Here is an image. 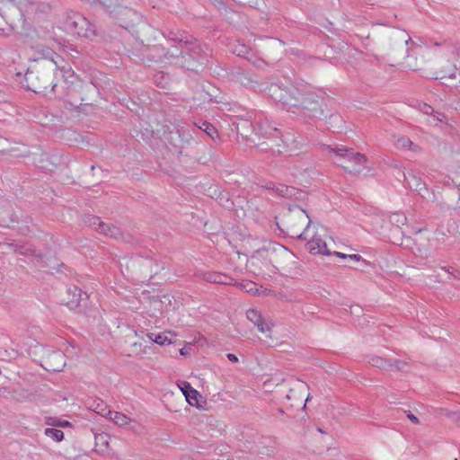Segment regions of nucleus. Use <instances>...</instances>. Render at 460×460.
I'll list each match as a JSON object with an SVG mask.
<instances>
[{"label": "nucleus", "instance_id": "obj_1", "mask_svg": "<svg viewBox=\"0 0 460 460\" xmlns=\"http://www.w3.org/2000/svg\"><path fill=\"white\" fill-rule=\"evenodd\" d=\"M264 94L282 108L304 119H321L324 116L323 99L325 93L315 92L306 84L282 85L270 84L264 89Z\"/></svg>", "mask_w": 460, "mask_h": 460}, {"label": "nucleus", "instance_id": "obj_2", "mask_svg": "<svg viewBox=\"0 0 460 460\" xmlns=\"http://www.w3.org/2000/svg\"><path fill=\"white\" fill-rule=\"evenodd\" d=\"M251 126L259 138L262 137L268 140L256 144L261 150L270 152L275 155L292 149L289 146V137L282 138L279 130L272 126L262 114L257 116Z\"/></svg>", "mask_w": 460, "mask_h": 460}, {"label": "nucleus", "instance_id": "obj_3", "mask_svg": "<svg viewBox=\"0 0 460 460\" xmlns=\"http://www.w3.org/2000/svg\"><path fill=\"white\" fill-rule=\"evenodd\" d=\"M323 153L332 158L338 166L343 167L351 172H360L365 167L367 158L360 153H355L343 146H323Z\"/></svg>", "mask_w": 460, "mask_h": 460}, {"label": "nucleus", "instance_id": "obj_4", "mask_svg": "<svg viewBox=\"0 0 460 460\" xmlns=\"http://www.w3.org/2000/svg\"><path fill=\"white\" fill-rule=\"evenodd\" d=\"M285 225L288 234L299 240H306L312 228V221L309 216L299 207L290 209L285 217Z\"/></svg>", "mask_w": 460, "mask_h": 460}, {"label": "nucleus", "instance_id": "obj_5", "mask_svg": "<svg viewBox=\"0 0 460 460\" xmlns=\"http://www.w3.org/2000/svg\"><path fill=\"white\" fill-rule=\"evenodd\" d=\"M63 29L70 34L89 40L96 36L94 25L88 19L78 13H68L63 22Z\"/></svg>", "mask_w": 460, "mask_h": 460}, {"label": "nucleus", "instance_id": "obj_6", "mask_svg": "<svg viewBox=\"0 0 460 460\" xmlns=\"http://www.w3.org/2000/svg\"><path fill=\"white\" fill-rule=\"evenodd\" d=\"M194 126L195 128H190L189 126L181 127L177 128L176 133L181 139L182 144L190 143V141L193 139V134H197L199 130L204 132L208 137H209L213 140H215L218 137L216 128L211 123L206 120L194 122Z\"/></svg>", "mask_w": 460, "mask_h": 460}, {"label": "nucleus", "instance_id": "obj_7", "mask_svg": "<svg viewBox=\"0 0 460 460\" xmlns=\"http://www.w3.org/2000/svg\"><path fill=\"white\" fill-rule=\"evenodd\" d=\"M45 356L41 366L48 371H61L66 366V356L61 351L51 350L49 347L37 346Z\"/></svg>", "mask_w": 460, "mask_h": 460}, {"label": "nucleus", "instance_id": "obj_8", "mask_svg": "<svg viewBox=\"0 0 460 460\" xmlns=\"http://www.w3.org/2000/svg\"><path fill=\"white\" fill-rule=\"evenodd\" d=\"M92 406H95L94 408L90 407L91 410L97 411L102 416L107 417L111 420L115 424L119 426L127 425L130 419L125 415L124 413L114 411L110 409H107V404H92Z\"/></svg>", "mask_w": 460, "mask_h": 460}, {"label": "nucleus", "instance_id": "obj_9", "mask_svg": "<svg viewBox=\"0 0 460 460\" xmlns=\"http://www.w3.org/2000/svg\"><path fill=\"white\" fill-rule=\"evenodd\" d=\"M306 248L312 254H331L330 251L327 248L325 241H323L320 234H318L317 233H314L313 236L306 243Z\"/></svg>", "mask_w": 460, "mask_h": 460}, {"label": "nucleus", "instance_id": "obj_10", "mask_svg": "<svg viewBox=\"0 0 460 460\" xmlns=\"http://www.w3.org/2000/svg\"><path fill=\"white\" fill-rule=\"evenodd\" d=\"M247 319L258 327V330L266 334L267 337H270L271 325L263 321L261 314L255 309H249L246 312Z\"/></svg>", "mask_w": 460, "mask_h": 460}, {"label": "nucleus", "instance_id": "obj_11", "mask_svg": "<svg viewBox=\"0 0 460 460\" xmlns=\"http://www.w3.org/2000/svg\"><path fill=\"white\" fill-rule=\"evenodd\" d=\"M254 447L252 449L255 453L262 455H270L276 445V440L270 437H260L257 441H253Z\"/></svg>", "mask_w": 460, "mask_h": 460}, {"label": "nucleus", "instance_id": "obj_12", "mask_svg": "<svg viewBox=\"0 0 460 460\" xmlns=\"http://www.w3.org/2000/svg\"><path fill=\"white\" fill-rule=\"evenodd\" d=\"M403 179L406 186L411 190L420 193L422 190H426V184L422 180L413 172L408 171L403 172Z\"/></svg>", "mask_w": 460, "mask_h": 460}, {"label": "nucleus", "instance_id": "obj_13", "mask_svg": "<svg viewBox=\"0 0 460 460\" xmlns=\"http://www.w3.org/2000/svg\"><path fill=\"white\" fill-rule=\"evenodd\" d=\"M57 58L58 59H54L53 58H51V59L49 60L56 66V77L58 74H60V75L64 78L65 82L72 83V78L74 77V71L72 67L68 64L65 63L64 60L59 57Z\"/></svg>", "mask_w": 460, "mask_h": 460}, {"label": "nucleus", "instance_id": "obj_14", "mask_svg": "<svg viewBox=\"0 0 460 460\" xmlns=\"http://www.w3.org/2000/svg\"><path fill=\"white\" fill-rule=\"evenodd\" d=\"M394 144L398 149H407L413 152L420 151V147L405 136H394Z\"/></svg>", "mask_w": 460, "mask_h": 460}, {"label": "nucleus", "instance_id": "obj_15", "mask_svg": "<svg viewBox=\"0 0 460 460\" xmlns=\"http://www.w3.org/2000/svg\"><path fill=\"white\" fill-rule=\"evenodd\" d=\"M204 279L208 282L222 285H232L234 282L232 278L217 272H208L205 274Z\"/></svg>", "mask_w": 460, "mask_h": 460}, {"label": "nucleus", "instance_id": "obj_16", "mask_svg": "<svg viewBox=\"0 0 460 460\" xmlns=\"http://www.w3.org/2000/svg\"><path fill=\"white\" fill-rule=\"evenodd\" d=\"M67 292L70 296H72L71 300L67 302V305L70 308L77 307L83 299V296H86V293H84L79 288L75 286L68 288Z\"/></svg>", "mask_w": 460, "mask_h": 460}, {"label": "nucleus", "instance_id": "obj_17", "mask_svg": "<svg viewBox=\"0 0 460 460\" xmlns=\"http://www.w3.org/2000/svg\"><path fill=\"white\" fill-rule=\"evenodd\" d=\"M178 390L185 397L187 402H190V400H195L198 402L197 397L199 393L188 382H182L178 386Z\"/></svg>", "mask_w": 460, "mask_h": 460}, {"label": "nucleus", "instance_id": "obj_18", "mask_svg": "<svg viewBox=\"0 0 460 460\" xmlns=\"http://www.w3.org/2000/svg\"><path fill=\"white\" fill-rule=\"evenodd\" d=\"M306 405H307L306 403L303 404V406L299 409V411H300L299 414L294 413V409H293L292 404H289L286 409L279 408V411L282 414H287L289 418L303 420V419H305V417L306 415V413H305Z\"/></svg>", "mask_w": 460, "mask_h": 460}, {"label": "nucleus", "instance_id": "obj_19", "mask_svg": "<svg viewBox=\"0 0 460 460\" xmlns=\"http://www.w3.org/2000/svg\"><path fill=\"white\" fill-rule=\"evenodd\" d=\"M266 188L270 189V190H276L277 193L281 197H290L293 195V191H294L293 188H290L288 186L282 185V184L276 185L272 182L268 183L266 185Z\"/></svg>", "mask_w": 460, "mask_h": 460}, {"label": "nucleus", "instance_id": "obj_20", "mask_svg": "<svg viewBox=\"0 0 460 460\" xmlns=\"http://www.w3.org/2000/svg\"><path fill=\"white\" fill-rule=\"evenodd\" d=\"M369 363L372 366L376 367L381 369H384V370H390L391 366H392V365H390V359H387V358H385L382 357H378V356L372 357L369 360Z\"/></svg>", "mask_w": 460, "mask_h": 460}, {"label": "nucleus", "instance_id": "obj_21", "mask_svg": "<svg viewBox=\"0 0 460 460\" xmlns=\"http://www.w3.org/2000/svg\"><path fill=\"white\" fill-rule=\"evenodd\" d=\"M104 226L105 229H102L101 231V234L114 239H119L122 235V233L119 227L107 223H105Z\"/></svg>", "mask_w": 460, "mask_h": 460}, {"label": "nucleus", "instance_id": "obj_22", "mask_svg": "<svg viewBox=\"0 0 460 460\" xmlns=\"http://www.w3.org/2000/svg\"><path fill=\"white\" fill-rule=\"evenodd\" d=\"M91 227L101 233L102 229H105V223L102 222L99 217L94 216H87L84 219Z\"/></svg>", "mask_w": 460, "mask_h": 460}, {"label": "nucleus", "instance_id": "obj_23", "mask_svg": "<svg viewBox=\"0 0 460 460\" xmlns=\"http://www.w3.org/2000/svg\"><path fill=\"white\" fill-rule=\"evenodd\" d=\"M285 381V376L283 373H276L270 378L267 379L263 383L265 389H270L272 385H279Z\"/></svg>", "mask_w": 460, "mask_h": 460}, {"label": "nucleus", "instance_id": "obj_24", "mask_svg": "<svg viewBox=\"0 0 460 460\" xmlns=\"http://www.w3.org/2000/svg\"><path fill=\"white\" fill-rule=\"evenodd\" d=\"M45 424L48 426L58 428H66L71 426V423L68 420H61L57 417H46Z\"/></svg>", "mask_w": 460, "mask_h": 460}, {"label": "nucleus", "instance_id": "obj_25", "mask_svg": "<svg viewBox=\"0 0 460 460\" xmlns=\"http://www.w3.org/2000/svg\"><path fill=\"white\" fill-rule=\"evenodd\" d=\"M429 123L434 127H439L447 124V118L444 113L436 112L428 119Z\"/></svg>", "mask_w": 460, "mask_h": 460}, {"label": "nucleus", "instance_id": "obj_26", "mask_svg": "<svg viewBox=\"0 0 460 460\" xmlns=\"http://www.w3.org/2000/svg\"><path fill=\"white\" fill-rule=\"evenodd\" d=\"M44 434L56 442H60L64 439V432L60 429L47 428L44 430Z\"/></svg>", "mask_w": 460, "mask_h": 460}, {"label": "nucleus", "instance_id": "obj_27", "mask_svg": "<svg viewBox=\"0 0 460 460\" xmlns=\"http://www.w3.org/2000/svg\"><path fill=\"white\" fill-rule=\"evenodd\" d=\"M391 369L390 370H398V371H408L410 369L409 364L407 361L400 360V359H390Z\"/></svg>", "mask_w": 460, "mask_h": 460}, {"label": "nucleus", "instance_id": "obj_28", "mask_svg": "<svg viewBox=\"0 0 460 460\" xmlns=\"http://www.w3.org/2000/svg\"><path fill=\"white\" fill-rule=\"evenodd\" d=\"M52 394V390L47 385H42L38 388L37 391H35V396L33 397L34 400H40L43 398L49 399L48 395Z\"/></svg>", "mask_w": 460, "mask_h": 460}, {"label": "nucleus", "instance_id": "obj_29", "mask_svg": "<svg viewBox=\"0 0 460 460\" xmlns=\"http://www.w3.org/2000/svg\"><path fill=\"white\" fill-rule=\"evenodd\" d=\"M169 334L170 332H167L157 333V335L154 337V342L162 346L171 344L172 341V339L169 338Z\"/></svg>", "mask_w": 460, "mask_h": 460}, {"label": "nucleus", "instance_id": "obj_30", "mask_svg": "<svg viewBox=\"0 0 460 460\" xmlns=\"http://www.w3.org/2000/svg\"><path fill=\"white\" fill-rule=\"evenodd\" d=\"M17 251L20 254L31 256V261H34L35 260L39 261V256L35 254V251L32 250L30 246L20 245Z\"/></svg>", "mask_w": 460, "mask_h": 460}, {"label": "nucleus", "instance_id": "obj_31", "mask_svg": "<svg viewBox=\"0 0 460 460\" xmlns=\"http://www.w3.org/2000/svg\"><path fill=\"white\" fill-rule=\"evenodd\" d=\"M333 255L338 257V258H341V259H348V260H351V261H364V262H366V261L360 255H358V254H345V253H342V252H334Z\"/></svg>", "mask_w": 460, "mask_h": 460}, {"label": "nucleus", "instance_id": "obj_32", "mask_svg": "<svg viewBox=\"0 0 460 460\" xmlns=\"http://www.w3.org/2000/svg\"><path fill=\"white\" fill-rule=\"evenodd\" d=\"M233 52L239 57H246L249 53L248 48L243 44H237L234 46Z\"/></svg>", "mask_w": 460, "mask_h": 460}, {"label": "nucleus", "instance_id": "obj_33", "mask_svg": "<svg viewBox=\"0 0 460 460\" xmlns=\"http://www.w3.org/2000/svg\"><path fill=\"white\" fill-rule=\"evenodd\" d=\"M390 220L393 224H396L397 226L404 225L406 222V217L402 214L394 213L391 216Z\"/></svg>", "mask_w": 460, "mask_h": 460}, {"label": "nucleus", "instance_id": "obj_34", "mask_svg": "<svg viewBox=\"0 0 460 460\" xmlns=\"http://www.w3.org/2000/svg\"><path fill=\"white\" fill-rule=\"evenodd\" d=\"M286 398H287L288 400H297V401H302V400H304V402H305V403H307V402H309V400L311 399V397H310V394H307L305 397H304V396L297 397V396L296 395V393H295V391H294V390H290L289 394H287Z\"/></svg>", "mask_w": 460, "mask_h": 460}, {"label": "nucleus", "instance_id": "obj_35", "mask_svg": "<svg viewBox=\"0 0 460 460\" xmlns=\"http://www.w3.org/2000/svg\"><path fill=\"white\" fill-rule=\"evenodd\" d=\"M456 66L455 65H450L448 69L447 70H444L442 71L441 73H443V75H441V79L443 78H446V77H448V78H456Z\"/></svg>", "mask_w": 460, "mask_h": 460}, {"label": "nucleus", "instance_id": "obj_36", "mask_svg": "<svg viewBox=\"0 0 460 460\" xmlns=\"http://www.w3.org/2000/svg\"><path fill=\"white\" fill-rule=\"evenodd\" d=\"M241 287L243 289H244L248 293H252V294L258 293V288H256V285L253 282L250 281V282L243 283V284H241Z\"/></svg>", "mask_w": 460, "mask_h": 460}, {"label": "nucleus", "instance_id": "obj_37", "mask_svg": "<svg viewBox=\"0 0 460 460\" xmlns=\"http://www.w3.org/2000/svg\"><path fill=\"white\" fill-rule=\"evenodd\" d=\"M241 287L243 289H244L248 293H252V294L258 293V288H256V285L253 282L250 281V282L243 283V284H241Z\"/></svg>", "mask_w": 460, "mask_h": 460}, {"label": "nucleus", "instance_id": "obj_38", "mask_svg": "<svg viewBox=\"0 0 460 460\" xmlns=\"http://www.w3.org/2000/svg\"><path fill=\"white\" fill-rule=\"evenodd\" d=\"M206 60V58H199V59L195 63L186 66V69L198 72L199 70V66L203 65Z\"/></svg>", "mask_w": 460, "mask_h": 460}, {"label": "nucleus", "instance_id": "obj_39", "mask_svg": "<svg viewBox=\"0 0 460 460\" xmlns=\"http://www.w3.org/2000/svg\"><path fill=\"white\" fill-rule=\"evenodd\" d=\"M419 110L420 112H422L423 114H426V115H431L434 113V109L427 104V103H421L420 104L419 106Z\"/></svg>", "mask_w": 460, "mask_h": 460}, {"label": "nucleus", "instance_id": "obj_40", "mask_svg": "<svg viewBox=\"0 0 460 460\" xmlns=\"http://www.w3.org/2000/svg\"><path fill=\"white\" fill-rule=\"evenodd\" d=\"M155 83L161 88H165L167 84V79L163 74L156 75L155 77Z\"/></svg>", "mask_w": 460, "mask_h": 460}, {"label": "nucleus", "instance_id": "obj_41", "mask_svg": "<svg viewBox=\"0 0 460 460\" xmlns=\"http://www.w3.org/2000/svg\"><path fill=\"white\" fill-rule=\"evenodd\" d=\"M13 393L7 391L5 388H0V399L12 400L17 399L13 394Z\"/></svg>", "mask_w": 460, "mask_h": 460}, {"label": "nucleus", "instance_id": "obj_42", "mask_svg": "<svg viewBox=\"0 0 460 460\" xmlns=\"http://www.w3.org/2000/svg\"><path fill=\"white\" fill-rule=\"evenodd\" d=\"M72 396L70 394L65 395V394H56L55 396L51 397V400L54 402H59V401H68L72 400Z\"/></svg>", "mask_w": 460, "mask_h": 460}, {"label": "nucleus", "instance_id": "obj_43", "mask_svg": "<svg viewBox=\"0 0 460 460\" xmlns=\"http://www.w3.org/2000/svg\"><path fill=\"white\" fill-rule=\"evenodd\" d=\"M396 38L402 39L405 45H408L411 41V38L407 36L405 31H397Z\"/></svg>", "mask_w": 460, "mask_h": 460}, {"label": "nucleus", "instance_id": "obj_44", "mask_svg": "<svg viewBox=\"0 0 460 460\" xmlns=\"http://www.w3.org/2000/svg\"><path fill=\"white\" fill-rule=\"evenodd\" d=\"M297 389L305 393L308 390V386L305 383L300 382L298 383Z\"/></svg>", "mask_w": 460, "mask_h": 460}, {"label": "nucleus", "instance_id": "obj_45", "mask_svg": "<svg viewBox=\"0 0 460 460\" xmlns=\"http://www.w3.org/2000/svg\"><path fill=\"white\" fill-rule=\"evenodd\" d=\"M407 417L415 424H418L420 422L419 419L414 414H412L411 411H409V413L407 414Z\"/></svg>", "mask_w": 460, "mask_h": 460}, {"label": "nucleus", "instance_id": "obj_46", "mask_svg": "<svg viewBox=\"0 0 460 460\" xmlns=\"http://www.w3.org/2000/svg\"><path fill=\"white\" fill-rule=\"evenodd\" d=\"M226 357L233 363L238 362V358L234 354L228 353Z\"/></svg>", "mask_w": 460, "mask_h": 460}, {"label": "nucleus", "instance_id": "obj_47", "mask_svg": "<svg viewBox=\"0 0 460 460\" xmlns=\"http://www.w3.org/2000/svg\"><path fill=\"white\" fill-rule=\"evenodd\" d=\"M190 405L195 406L199 410H208L207 407H205L207 404L199 403V404H190Z\"/></svg>", "mask_w": 460, "mask_h": 460}, {"label": "nucleus", "instance_id": "obj_48", "mask_svg": "<svg viewBox=\"0 0 460 460\" xmlns=\"http://www.w3.org/2000/svg\"><path fill=\"white\" fill-rule=\"evenodd\" d=\"M155 335H156V334H155V333H153V332H147V333H146L147 338H148L150 341H154V337H155Z\"/></svg>", "mask_w": 460, "mask_h": 460}, {"label": "nucleus", "instance_id": "obj_49", "mask_svg": "<svg viewBox=\"0 0 460 460\" xmlns=\"http://www.w3.org/2000/svg\"><path fill=\"white\" fill-rule=\"evenodd\" d=\"M102 2L104 5H107V6L111 5V1H110V0H102Z\"/></svg>", "mask_w": 460, "mask_h": 460}, {"label": "nucleus", "instance_id": "obj_50", "mask_svg": "<svg viewBox=\"0 0 460 460\" xmlns=\"http://www.w3.org/2000/svg\"><path fill=\"white\" fill-rule=\"evenodd\" d=\"M180 353H181V355H186L187 354L186 349L185 348L181 349Z\"/></svg>", "mask_w": 460, "mask_h": 460}, {"label": "nucleus", "instance_id": "obj_51", "mask_svg": "<svg viewBox=\"0 0 460 460\" xmlns=\"http://www.w3.org/2000/svg\"><path fill=\"white\" fill-rule=\"evenodd\" d=\"M56 87H57V83L52 82L51 83V89H52V91H55Z\"/></svg>", "mask_w": 460, "mask_h": 460}, {"label": "nucleus", "instance_id": "obj_52", "mask_svg": "<svg viewBox=\"0 0 460 460\" xmlns=\"http://www.w3.org/2000/svg\"><path fill=\"white\" fill-rule=\"evenodd\" d=\"M168 410L171 411H178L179 410L176 408L168 407Z\"/></svg>", "mask_w": 460, "mask_h": 460}, {"label": "nucleus", "instance_id": "obj_53", "mask_svg": "<svg viewBox=\"0 0 460 460\" xmlns=\"http://www.w3.org/2000/svg\"><path fill=\"white\" fill-rule=\"evenodd\" d=\"M317 430L322 433V434H325L326 432L324 430H323L321 428H318Z\"/></svg>", "mask_w": 460, "mask_h": 460}, {"label": "nucleus", "instance_id": "obj_54", "mask_svg": "<svg viewBox=\"0 0 460 460\" xmlns=\"http://www.w3.org/2000/svg\"><path fill=\"white\" fill-rule=\"evenodd\" d=\"M0 358H1L2 360L6 359L5 355H1V356H0Z\"/></svg>", "mask_w": 460, "mask_h": 460}, {"label": "nucleus", "instance_id": "obj_55", "mask_svg": "<svg viewBox=\"0 0 460 460\" xmlns=\"http://www.w3.org/2000/svg\"><path fill=\"white\" fill-rule=\"evenodd\" d=\"M249 123L247 121H244L243 125L242 126V129H243L244 125H248Z\"/></svg>", "mask_w": 460, "mask_h": 460}, {"label": "nucleus", "instance_id": "obj_56", "mask_svg": "<svg viewBox=\"0 0 460 460\" xmlns=\"http://www.w3.org/2000/svg\"><path fill=\"white\" fill-rule=\"evenodd\" d=\"M458 86L460 87V80H459V85Z\"/></svg>", "mask_w": 460, "mask_h": 460}]
</instances>
